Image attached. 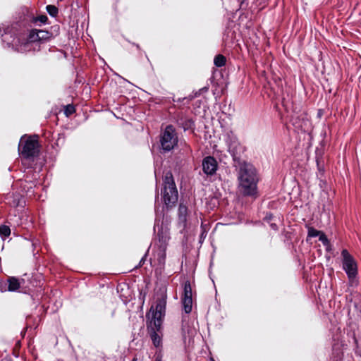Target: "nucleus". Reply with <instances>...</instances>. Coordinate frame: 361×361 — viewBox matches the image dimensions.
<instances>
[{
  "label": "nucleus",
  "instance_id": "nucleus-8",
  "mask_svg": "<svg viewBox=\"0 0 361 361\" xmlns=\"http://www.w3.org/2000/svg\"><path fill=\"white\" fill-rule=\"evenodd\" d=\"M228 147L229 152L233 156V159L235 162V165H238V161H240L238 159V156L242 152L243 147L235 137H234L230 140L229 142L228 143Z\"/></svg>",
  "mask_w": 361,
  "mask_h": 361
},
{
  "label": "nucleus",
  "instance_id": "nucleus-9",
  "mask_svg": "<svg viewBox=\"0 0 361 361\" xmlns=\"http://www.w3.org/2000/svg\"><path fill=\"white\" fill-rule=\"evenodd\" d=\"M156 250L154 255V260L157 261L158 265L162 268L165 264L166 260V247H163L161 246H155Z\"/></svg>",
  "mask_w": 361,
  "mask_h": 361
},
{
  "label": "nucleus",
  "instance_id": "nucleus-13",
  "mask_svg": "<svg viewBox=\"0 0 361 361\" xmlns=\"http://www.w3.org/2000/svg\"><path fill=\"white\" fill-rule=\"evenodd\" d=\"M159 332V331H149L151 339L155 347H159L161 345V338Z\"/></svg>",
  "mask_w": 361,
  "mask_h": 361
},
{
  "label": "nucleus",
  "instance_id": "nucleus-24",
  "mask_svg": "<svg viewBox=\"0 0 361 361\" xmlns=\"http://www.w3.org/2000/svg\"><path fill=\"white\" fill-rule=\"evenodd\" d=\"M319 240L324 244L327 245L329 243V240L322 232H321L320 235H319Z\"/></svg>",
  "mask_w": 361,
  "mask_h": 361
},
{
  "label": "nucleus",
  "instance_id": "nucleus-19",
  "mask_svg": "<svg viewBox=\"0 0 361 361\" xmlns=\"http://www.w3.org/2000/svg\"><path fill=\"white\" fill-rule=\"evenodd\" d=\"M28 39L31 42H39L37 30H32L30 32Z\"/></svg>",
  "mask_w": 361,
  "mask_h": 361
},
{
  "label": "nucleus",
  "instance_id": "nucleus-14",
  "mask_svg": "<svg viewBox=\"0 0 361 361\" xmlns=\"http://www.w3.org/2000/svg\"><path fill=\"white\" fill-rule=\"evenodd\" d=\"M182 299H192V288L190 283L187 281L184 283L183 295Z\"/></svg>",
  "mask_w": 361,
  "mask_h": 361
},
{
  "label": "nucleus",
  "instance_id": "nucleus-23",
  "mask_svg": "<svg viewBox=\"0 0 361 361\" xmlns=\"http://www.w3.org/2000/svg\"><path fill=\"white\" fill-rule=\"evenodd\" d=\"M321 233V231L314 229V228H309L308 229V236L309 237H317L319 236Z\"/></svg>",
  "mask_w": 361,
  "mask_h": 361
},
{
  "label": "nucleus",
  "instance_id": "nucleus-7",
  "mask_svg": "<svg viewBox=\"0 0 361 361\" xmlns=\"http://www.w3.org/2000/svg\"><path fill=\"white\" fill-rule=\"evenodd\" d=\"M157 228V236L158 243H156L155 246H161L163 247H167L168 242L170 239L169 231L167 228H164L162 226L156 224L154 229Z\"/></svg>",
  "mask_w": 361,
  "mask_h": 361
},
{
  "label": "nucleus",
  "instance_id": "nucleus-26",
  "mask_svg": "<svg viewBox=\"0 0 361 361\" xmlns=\"http://www.w3.org/2000/svg\"><path fill=\"white\" fill-rule=\"evenodd\" d=\"M145 257H146V255L140 260V265H142V264L144 262Z\"/></svg>",
  "mask_w": 361,
  "mask_h": 361
},
{
  "label": "nucleus",
  "instance_id": "nucleus-30",
  "mask_svg": "<svg viewBox=\"0 0 361 361\" xmlns=\"http://www.w3.org/2000/svg\"><path fill=\"white\" fill-rule=\"evenodd\" d=\"M155 361H161V360H160V359H159V358H157V359L155 360Z\"/></svg>",
  "mask_w": 361,
  "mask_h": 361
},
{
  "label": "nucleus",
  "instance_id": "nucleus-15",
  "mask_svg": "<svg viewBox=\"0 0 361 361\" xmlns=\"http://www.w3.org/2000/svg\"><path fill=\"white\" fill-rule=\"evenodd\" d=\"M20 288V283L18 280L14 277L8 279V290L15 291Z\"/></svg>",
  "mask_w": 361,
  "mask_h": 361
},
{
  "label": "nucleus",
  "instance_id": "nucleus-17",
  "mask_svg": "<svg viewBox=\"0 0 361 361\" xmlns=\"http://www.w3.org/2000/svg\"><path fill=\"white\" fill-rule=\"evenodd\" d=\"M39 42H44L51 39L52 35L48 31L43 30H37Z\"/></svg>",
  "mask_w": 361,
  "mask_h": 361
},
{
  "label": "nucleus",
  "instance_id": "nucleus-27",
  "mask_svg": "<svg viewBox=\"0 0 361 361\" xmlns=\"http://www.w3.org/2000/svg\"><path fill=\"white\" fill-rule=\"evenodd\" d=\"M198 95H200V94L196 92L195 94V97H197ZM192 97H194V96Z\"/></svg>",
  "mask_w": 361,
  "mask_h": 361
},
{
  "label": "nucleus",
  "instance_id": "nucleus-5",
  "mask_svg": "<svg viewBox=\"0 0 361 361\" xmlns=\"http://www.w3.org/2000/svg\"><path fill=\"white\" fill-rule=\"evenodd\" d=\"M161 146L164 152H169L174 148L178 143V136L175 128L167 126L161 135Z\"/></svg>",
  "mask_w": 361,
  "mask_h": 361
},
{
  "label": "nucleus",
  "instance_id": "nucleus-11",
  "mask_svg": "<svg viewBox=\"0 0 361 361\" xmlns=\"http://www.w3.org/2000/svg\"><path fill=\"white\" fill-rule=\"evenodd\" d=\"M164 317H158L152 314V319L149 322L148 329L149 331H160L162 324V319Z\"/></svg>",
  "mask_w": 361,
  "mask_h": 361
},
{
  "label": "nucleus",
  "instance_id": "nucleus-25",
  "mask_svg": "<svg viewBox=\"0 0 361 361\" xmlns=\"http://www.w3.org/2000/svg\"><path fill=\"white\" fill-rule=\"evenodd\" d=\"M75 111V108L73 106L68 105L66 107L65 114L68 116L72 114Z\"/></svg>",
  "mask_w": 361,
  "mask_h": 361
},
{
  "label": "nucleus",
  "instance_id": "nucleus-6",
  "mask_svg": "<svg viewBox=\"0 0 361 361\" xmlns=\"http://www.w3.org/2000/svg\"><path fill=\"white\" fill-rule=\"evenodd\" d=\"M202 166L204 173L207 175L212 176L216 173L218 164L214 157L209 156L203 159Z\"/></svg>",
  "mask_w": 361,
  "mask_h": 361
},
{
  "label": "nucleus",
  "instance_id": "nucleus-29",
  "mask_svg": "<svg viewBox=\"0 0 361 361\" xmlns=\"http://www.w3.org/2000/svg\"><path fill=\"white\" fill-rule=\"evenodd\" d=\"M132 361H137V358L134 357Z\"/></svg>",
  "mask_w": 361,
  "mask_h": 361
},
{
  "label": "nucleus",
  "instance_id": "nucleus-18",
  "mask_svg": "<svg viewBox=\"0 0 361 361\" xmlns=\"http://www.w3.org/2000/svg\"><path fill=\"white\" fill-rule=\"evenodd\" d=\"M214 63L217 67L224 66L226 63V57L221 54H219L215 56Z\"/></svg>",
  "mask_w": 361,
  "mask_h": 361
},
{
  "label": "nucleus",
  "instance_id": "nucleus-20",
  "mask_svg": "<svg viewBox=\"0 0 361 361\" xmlns=\"http://www.w3.org/2000/svg\"><path fill=\"white\" fill-rule=\"evenodd\" d=\"M46 8L49 14L52 17H55L58 14V8L55 6L48 5Z\"/></svg>",
  "mask_w": 361,
  "mask_h": 361
},
{
  "label": "nucleus",
  "instance_id": "nucleus-1",
  "mask_svg": "<svg viewBox=\"0 0 361 361\" xmlns=\"http://www.w3.org/2000/svg\"><path fill=\"white\" fill-rule=\"evenodd\" d=\"M238 171L239 190L245 195H252L257 189V174L255 167L245 161H238L235 165Z\"/></svg>",
  "mask_w": 361,
  "mask_h": 361
},
{
  "label": "nucleus",
  "instance_id": "nucleus-16",
  "mask_svg": "<svg viewBox=\"0 0 361 361\" xmlns=\"http://www.w3.org/2000/svg\"><path fill=\"white\" fill-rule=\"evenodd\" d=\"M182 304L183 310L186 314H188L192 311V299H182Z\"/></svg>",
  "mask_w": 361,
  "mask_h": 361
},
{
  "label": "nucleus",
  "instance_id": "nucleus-12",
  "mask_svg": "<svg viewBox=\"0 0 361 361\" xmlns=\"http://www.w3.org/2000/svg\"><path fill=\"white\" fill-rule=\"evenodd\" d=\"M188 208L183 204H180L178 207V219L179 221L183 224L186 222V216H187Z\"/></svg>",
  "mask_w": 361,
  "mask_h": 361
},
{
  "label": "nucleus",
  "instance_id": "nucleus-28",
  "mask_svg": "<svg viewBox=\"0 0 361 361\" xmlns=\"http://www.w3.org/2000/svg\"><path fill=\"white\" fill-rule=\"evenodd\" d=\"M271 226H272V228H275L276 225H275V224H274H274H271Z\"/></svg>",
  "mask_w": 361,
  "mask_h": 361
},
{
  "label": "nucleus",
  "instance_id": "nucleus-3",
  "mask_svg": "<svg viewBox=\"0 0 361 361\" xmlns=\"http://www.w3.org/2000/svg\"><path fill=\"white\" fill-rule=\"evenodd\" d=\"M343 257V269L345 271L349 283L351 286L357 285V264L353 256L347 250H343L341 252Z\"/></svg>",
  "mask_w": 361,
  "mask_h": 361
},
{
  "label": "nucleus",
  "instance_id": "nucleus-2",
  "mask_svg": "<svg viewBox=\"0 0 361 361\" xmlns=\"http://www.w3.org/2000/svg\"><path fill=\"white\" fill-rule=\"evenodd\" d=\"M163 199L166 206L173 205L178 200V191L173 178L172 173L168 172L166 173L164 180Z\"/></svg>",
  "mask_w": 361,
  "mask_h": 361
},
{
  "label": "nucleus",
  "instance_id": "nucleus-21",
  "mask_svg": "<svg viewBox=\"0 0 361 361\" xmlns=\"http://www.w3.org/2000/svg\"><path fill=\"white\" fill-rule=\"evenodd\" d=\"M11 233V229L7 226H0V235L2 237H8Z\"/></svg>",
  "mask_w": 361,
  "mask_h": 361
},
{
  "label": "nucleus",
  "instance_id": "nucleus-10",
  "mask_svg": "<svg viewBox=\"0 0 361 361\" xmlns=\"http://www.w3.org/2000/svg\"><path fill=\"white\" fill-rule=\"evenodd\" d=\"M166 297L163 295L161 298H159L157 300L155 310L153 311L152 314L157 315L159 317H164L165 310H166Z\"/></svg>",
  "mask_w": 361,
  "mask_h": 361
},
{
  "label": "nucleus",
  "instance_id": "nucleus-22",
  "mask_svg": "<svg viewBox=\"0 0 361 361\" xmlns=\"http://www.w3.org/2000/svg\"><path fill=\"white\" fill-rule=\"evenodd\" d=\"M33 20L35 23L39 22L42 24H45L48 20V18L46 15H39L35 18Z\"/></svg>",
  "mask_w": 361,
  "mask_h": 361
},
{
  "label": "nucleus",
  "instance_id": "nucleus-4",
  "mask_svg": "<svg viewBox=\"0 0 361 361\" xmlns=\"http://www.w3.org/2000/svg\"><path fill=\"white\" fill-rule=\"evenodd\" d=\"M39 144L36 138L23 136L20 140L18 150L20 155L26 159L34 157L39 152Z\"/></svg>",
  "mask_w": 361,
  "mask_h": 361
}]
</instances>
